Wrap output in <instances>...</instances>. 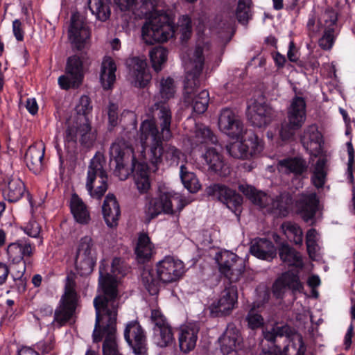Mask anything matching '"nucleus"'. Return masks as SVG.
<instances>
[{"mask_svg":"<svg viewBox=\"0 0 355 355\" xmlns=\"http://www.w3.org/2000/svg\"><path fill=\"white\" fill-rule=\"evenodd\" d=\"M300 141L311 155L317 156L321 153L322 135L316 124H311L304 128L300 135Z\"/></svg>","mask_w":355,"mask_h":355,"instance_id":"obj_24","label":"nucleus"},{"mask_svg":"<svg viewBox=\"0 0 355 355\" xmlns=\"http://www.w3.org/2000/svg\"><path fill=\"white\" fill-rule=\"evenodd\" d=\"M71 211L76 220L81 224H87L90 220L89 213L85 204L74 193L72 195L70 202Z\"/></svg>","mask_w":355,"mask_h":355,"instance_id":"obj_39","label":"nucleus"},{"mask_svg":"<svg viewBox=\"0 0 355 355\" xmlns=\"http://www.w3.org/2000/svg\"><path fill=\"white\" fill-rule=\"evenodd\" d=\"M149 110L154 120L146 119L141 123L139 139L144 152L149 148L148 159L156 166L162 160V141L173 137L172 112L168 102L161 100H156Z\"/></svg>","mask_w":355,"mask_h":355,"instance_id":"obj_2","label":"nucleus"},{"mask_svg":"<svg viewBox=\"0 0 355 355\" xmlns=\"http://www.w3.org/2000/svg\"><path fill=\"white\" fill-rule=\"evenodd\" d=\"M208 196L212 197L226 205L227 207L239 216L241 212L243 197L226 186L220 184H213L206 189Z\"/></svg>","mask_w":355,"mask_h":355,"instance_id":"obj_13","label":"nucleus"},{"mask_svg":"<svg viewBox=\"0 0 355 355\" xmlns=\"http://www.w3.org/2000/svg\"><path fill=\"white\" fill-rule=\"evenodd\" d=\"M199 330L200 327L196 323H190L180 328L178 341L182 352L188 353L195 348Z\"/></svg>","mask_w":355,"mask_h":355,"instance_id":"obj_28","label":"nucleus"},{"mask_svg":"<svg viewBox=\"0 0 355 355\" xmlns=\"http://www.w3.org/2000/svg\"><path fill=\"white\" fill-rule=\"evenodd\" d=\"M141 282L151 295H157L160 289L162 281L157 274L156 268H144L141 274Z\"/></svg>","mask_w":355,"mask_h":355,"instance_id":"obj_37","label":"nucleus"},{"mask_svg":"<svg viewBox=\"0 0 355 355\" xmlns=\"http://www.w3.org/2000/svg\"><path fill=\"white\" fill-rule=\"evenodd\" d=\"M286 289V287L280 277L278 278L272 285V293L277 298H282L285 293Z\"/></svg>","mask_w":355,"mask_h":355,"instance_id":"obj_63","label":"nucleus"},{"mask_svg":"<svg viewBox=\"0 0 355 355\" xmlns=\"http://www.w3.org/2000/svg\"><path fill=\"white\" fill-rule=\"evenodd\" d=\"M79 137L81 145L88 148L93 146L96 139V131L92 130L87 119H85V121L79 125Z\"/></svg>","mask_w":355,"mask_h":355,"instance_id":"obj_48","label":"nucleus"},{"mask_svg":"<svg viewBox=\"0 0 355 355\" xmlns=\"http://www.w3.org/2000/svg\"><path fill=\"white\" fill-rule=\"evenodd\" d=\"M278 164L282 171L288 174L293 173L295 176L301 175L308 168L306 162L301 157L283 159Z\"/></svg>","mask_w":355,"mask_h":355,"instance_id":"obj_38","label":"nucleus"},{"mask_svg":"<svg viewBox=\"0 0 355 355\" xmlns=\"http://www.w3.org/2000/svg\"><path fill=\"white\" fill-rule=\"evenodd\" d=\"M157 274L164 284L178 281L186 270L184 263L171 257H166L156 264Z\"/></svg>","mask_w":355,"mask_h":355,"instance_id":"obj_15","label":"nucleus"},{"mask_svg":"<svg viewBox=\"0 0 355 355\" xmlns=\"http://www.w3.org/2000/svg\"><path fill=\"white\" fill-rule=\"evenodd\" d=\"M293 203L291 195L288 192H284L272 198V202L268 208V212L277 217L286 216L289 212V207Z\"/></svg>","mask_w":355,"mask_h":355,"instance_id":"obj_35","label":"nucleus"},{"mask_svg":"<svg viewBox=\"0 0 355 355\" xmlns=\"http://www.w3.org/2000/svg\"><path fill=\"white\" fill-rule=\"evenodd\" d=\"M218 139L216 136L207 126L200 125L196 126L194 135V143L199 144H215L216 145Z\"/></svg>","mask_w":355,"mask_h":355,"instance_id":"obj_46","label":"nucleus"},{"mask_svg":"<svg viewBox=\"0 0 355 355\" xmlns=\"http://www.w3.org/2000/svg\"><path fill=\"white\" fill-rule=\"evenodd\" d=\"M209 50L208 42H198L189 58L186 67L184 85V103L198 114L204 113L208 107L209 94L203 89L198 93L202 82V70L205 64V52Z\"/></svg>","mask_w":355,"mask_h":355,"instance_id":"obj_3","label":"nucleus"},{"mask_svg":"<svg viewBox=\"0 0 355 355\" xmlns=\"http://www.w3.org/2000/svg\"><path fill=\"white\" fill-rule=\"evenodd\" d=\"M25 185L19 178H12L8 183V187L4 191L5 198L10 202L18 201L24 195Z\"/></svg>","mask_w":355,"mask_h":355,"instance_id":"obj_42","label":"nucleus"},{"mask_svg":"<svg viewBox=\"0 0 355 355\" xmlns=\"http://www.w3.org/2000/svg\"><path fill=\"white\" fill-rule=\"evenodd\" d=\"M236 17L239 22H248L252 19V0H238L236 8Z\"/></svg>","mask_w":355,"mask_h":355,"instance_id":"obj_51","label":"nucleus"},{"mask_svg":"<svg viewBox=\"0 0 355 355\" xmlns=\"http://www.w3.org/2000/svg\"><path fill=\"white\" fill-rule=\"evenodd\" d=\"M107 115L110 125L115 127L118 124L119 120L118 105L110 103L108 106Z\"/></svg>","mask_w":355,"mask_h":355,"instance_id":"obj_61","label":"nucleus"},{"mask_svg":"<svg viewBox=\"0 0 355 355\" xmlns=\"http://www.w3.org/2000/svg\"><path fill=\"white\" fill-rule=\"evenodd\" d=\"M176 24H144L141 36L144 42L153 44L155 42H166L173 37Z\"/></svg>","mask_w":355,"mask_h":355,"instance_id":"obj_17","label":"nucleus"},{"mask_svg":"<svg viewBox=\"0 0 355 355\" xmlns=\"http://www.w3.org/2000/svg\"><path fill=\"white\" fill-rule=\"evenodd\" d=\"M273 114L272 108L263 98L254 100L248 106L247 117L254 127H266L271 123Z\"/></svg>","mask_w":355,"mask_h":355,"instance_id":"obj_18","label":"nucleus"},{"mask_svg":"<svg viewBox=\"0 0 355 355\" xmlns=\"http://www.w3.org/2000/svg\"><path fill=\"white\" fill-rule=\"evenodd\" d=\"M334 28L331 25L325 28L323 36L319 40V46L324 50H329L334 42Z\"/></svg>","mask_w":355,"mask_h":355,"instance_id":"obj_56","label":"nucleus"},{"mask_svg":"<svg viewBox=\"0 0 355 355\" xmlns=\"http://www.w3.org/2000/svg\"><path fill=\"white\" fill-rule=\"evenodd\" d=\"M295 205L302 219L306 223L311 221L313 224L319 205L317 194L315 192H303L299 194Z\"/></svg>","mask_w":355,"mask_h":355,"instance_id":"obj_23","label":"nucleus"},{"mask_svg":"<svg viewBox=\"0 0 355 355\" xmlns=\"http://www.w3.org/2000/svg\"><path fill=\"white\" fill-rule=\"evenodd\" d=\"M180 178L184 187L191 193H196L200 189V184L196 175L189 172L184 165L180 166Z\"/></svg>","mask_w":355,"mask_h":355,"instance_id":"obj_52","label":"nucleus"},{"mask_svg":"<svg viewBox=\"0 0 355 355\" xmlns=\"http://www.w3.org/2000/svg\"><path fill=\"white\" fill-rule=\"evenodd\" d=\"M83 65L80 58L77 55L68 58L66 65V75L59 77L58 83L62 89L78 87L83 79Z\"/></svg>","mask_w":355,"mask_h":355,"instance_id":"obj_16","label":"nucleus"},{"mask_svg":"<svg viewBox=\"0 0 355 355\" xmlns=\"http://www.w3.org/2000/svg\"><path fill=\"white\" fill-rule=\"evenodd\" d=\"M325 167L326 159L319 158L312 171L311 182L318 189L322 188L324 185L327 176Z\"/></svg>","mask_w":355,"mask_h":355,"instance_id":"obj_49","label":"nucleus"},{"mask_svg":"<svg viewBox=\"0 0 355 355\" xmlns=\"http://www.w3.org/2000/svg\"><path fill=\"white\" fill-rule=\"evenodd\" d=\"M150 320L154 324L153 330L163 329L171 326L166 317L159 309H153L151 311Z\"/></svg>","mask_w":355,"mask_h":355,"instance_id":"obj_57","label":"nucleus"},{"mask_svg":"<svg viewBox=\"0 0 355 355\" xmlns=\"http://www.w3.org/2000/svg\"><path fill=\"white\" fill-rule=\"evenodd\" d=\"M122 11L131 10L135 19H145L146 22H173L170 13L159 8L157 0H114Z\"/></svg>","mask_w":355,"mask_h":355,"instance_id":"obj_5","label":"nucleus"},{"mask_svg":"<svg viewBox=\"0 0 355 355\" xmlns=\"http://www.w3.org/2000/svg\"><path fill=\"white\" fill-rule=\"evenodd\" d=\"M281 228L291 241H293L296 245H301L302 243L303 233L297 224L291 221H286L282 224Z\"/></svg>","mask_w":355,"mask_h":355,"instance_id":"obj_50","label":"nucleus"},{"mask_svg":"<svg viewBox=\"0 0 355 355\" xmlns=\"http://www.w3.org/2000/svg\"><path fill=\"white\" fill-rule=\"evenodd\" d=\"M110 0H89V7L97 20L107 21L110 15Z\"/></svg>","mask_w":355,"mask_h":355,"instance_id":"obj_43","label":"nucleus"},{"mask_svg":"<svg viewBox=\"0 0 355 355\" xmlns=\"http://www.w3.org/2000/svg\"><path fill=\"white\" fill-rule=\"evenodd\" d=\"M164 155V157L166 161L168 163L169 165H175L177 166L179 164L180 157L182 155V152L178 149L175 146L166 144L164 147L162 146V159H163V155ZM149 163L151 164L150 168L153 169V172H155L159 164L162 162V160L155 166L148 159V157L146 158Z\"/></svg>","mask_w":355,"mask_h":355,"instance_id":"obj_44","label":"nucleus"},{"mask_svg":"<svg viewBox=\"0 0 355 355\" xmlns=\"http://www.w3.org/2000/svg\"><path fill=\"white\" fill-rule=\"evenodd\" d=\"M306 120V103L305 99L295 95L286 108V116L282 122L279 135L282 141H289L293 138L297 130H300Z\"/></svg>","mask_w":355,"mask_h":355,"instance_id":"obj_6","label":"nucleus"},{"mask_svg":"<svg viewBox=\"0 0 355 355\" xmlns=\"http://www.w3.org/2000/svg\"><path fill=\"white\" fill-rule=\"evenodd\" d=\"M238 189L254 205L265 209L266 211L268 212V208L272 202L271 196L248 184H241Z\"/></svg>","mask_w":355,"mask_h":355,"instance_id":"obj_29","label":"nucleus"},{"mask_svg":"<svg viewBox=\"0 0 355 355\" xmlns=\"http://www.w3.org/2000/svg\"><path fill=\"white\" fill-rule=\"evenodd\" d=\"M168 51L162 46H156L150 51L149 56L152 67L156 72H159L162 69V64L167 60Z\"/></svg>","mask_w":355,"mask_h":355,"instance_id":"obj_54","label":"nucleus"},{"mask_svg":"<svg viewBox=\"0 0 355 355\" xmlns=\"http://www.w3.org/2000/svg\"><path fill=\"white\" fill-rule=\"evenodd\" d=\"M174 340L171 326L153 331V340L159 347H166L172 345Z\"/></svg>","mask_w":355,"mask_h":355,"instance_id":"obj_47","label":"nucleus"},{"mask_svg":"<svg viewBox=\"0 0 355 355\" xmlns=\"http://www.w3.org/2000/svg\"><path fill=\"white\" fill-rule=\"evenodd\" d=\"M288 343L283 348L284 355H304L306 347L303 342L302 336L296 334L290 340Z\"/></svg>","mask_w":355,"mask_h":355,"instance_id":"obj_45","label":"nucleus"},{"mask_svg":"<svg viewBox=\"0 0 355 355\" xmlns=\"http://www.w3.org/2000/svg\"><path fill=\"white\" fill-rule=\"evenodd\" d=\"M78 294L75 290V282L69 277L64 287V293L62 295L59 305L54 312L53 322L62 327L69 322L75 314L78 306Z\"/></svg>","mask_w":355,"mask_h":355,"instance_id":"obj_9","label":"nucleus"},{"mask_svg":"<svg viewBox=\"0 0 355 355\" xmlns=\"http://www.w3.org/2000/svg\"><path fill=\"white\" fill-rule=\"evenodd\" d=\"M135 254L139 263H144L150 259L153 254V244L147 234H142L139 236Z\"/></svg>","mask_w":355,"mask_h":355,"instance_id":"obj_41","label":"nucleus"},{"mask_svg":"<svg viewBox=\"0 0 355 355\" xmlns=\"http://www.w3.org/2000/svg\"><path fill=\"white\" fill-rule=\"evenodd\" d=\"M263 336L266 340L273 343L278 349L275 353L271 352L272 354H280L282 355V348L276 345L277 338L278 337H286V340H290L291 337L296 334L293 328L291 327L286 324L276 323L270 330L264 331Z\"/></svg>","mask_w":355,"mask_h":355,"instance_id":"obj_34","label":"nucleus"},{"mask_svg":"<svg viewBox=\"0 0 355 355\" xmlns=\"http://www.w3.org/2000/svg\"><path fill=\"white\" fill-rule=\"evenodd\" d=\"M247 139H241V141H235L226 146L228 154L236 159H249L259 153L263 146L257 135L250 131Z\"/></svg>","mask_w":355,"mask_h":355,"instance_id":"obj_12","label":"nucleus"},{"mask_svg":"<svg viewBox=\"0 0 355 355\" xmlns=\"http://www.w3.org/2000/svg\"><path fill=\"white\" fill-rule=\"evenodd\" d=\"M125 65L132 85L144 88L148 84L151 76L146 69L147 63L145 59L139 57L129 58L125 61Z\"/></svg>","mask_w":355,"mask_h":355,"instance_id":"obj_19","label":"nucleus"},{"mask_svg":"<svg viewBox=\"0 0 355 355\" xmlns=\"http://www.w3.org/2000/svg\"><path fill=\"white\" fill-rule=\"evenodd\" d=\"M102 211L107 225L110 227H116L121 214L120 207L112 193H108L104 200Z\"/></svg>","mask_w":355,"mask_h":355,"instance_id":"obj_33","label":"nucleus"},{"mask_svg":"<svg viewBox=\"0 0 355 355\" xmlns=\"http://www.w3.org/2000/svg\"><path fill=\"white\" fill-rule=\"evenodd\" d=\"M96 249L93 239L85 236L80 239L77 248L75 266L81 276L90 275L95 266L97 259Z\"/></svg>","mask_w":355,"mask_h":355,"instance_id":"obj_10","label":"nucleus"},{"mask_svg":"<svg viewBox=\"0 0 355 355\" xmlns=\"http://www.w3.org/2000/svg\"><path fill=\"white\" fill-rule=\"evenodd\" d=\"M175 93V86L173 79L168 77L167 78H162L159 85V92L154 97V101L156 100H161L162 101H166L172 98Z\"/></svg>","mask_w":355,"mask_h":355,"instance_id":"obj_53","label":"nucleus"},{"mask_svg":"<svg viewBox=\"0 0 355 355\" xmlns=\"http://www.w3.org/2000/svg\"><path fill=\"white\" fill-rule=\"evenodd\" d=\"M124 338L133 352L144 355L146 352V336L145 331L137 320L129 322L124 329Z\"/></svg>","mask_w":355,"mask_h":355,"instance_id":"obj_20","label":"nucleus"},{"mask_svg":"<svg viewBox=\"0 0 355 355\" xmlns=\"http://www.w3.org/2000/svg\"><path fill=\"white\" fill-rule=\"evenodd\" d=\"M280 259L288 266H299L302 264L300 254L286 242H282L278 245Z\"/></svg>","mask_w":355,"mask_h":355,"instance_id":"obj_40","label":"nucleus"},{"mask_svg":"<svg viewBox=\"0 0 355 355\" xmlns=\"http://www.w3.org/2000/svg\"><path fill=\"white\" fill-rule=\"evenodd\" d=\"M218 127L222 132L233 139L243 138V135L248 133L239 117L228 108L221 111L218 118Z\"/></svg>","mask_w":355,"mask_h":355,"instance_id":"obj_22","label":"nucleus"},{"mask_svg":"<svg viewBox=\"0 0 355 355\" xmlns=\"http://www.w3.org/2000/svg\"><path fill=\"white\" fill-rule=\"evenodd\" d=\"M68 37L73 47L78 51L83 49L90 37V31L86 24H70Z\"/></svg>","mask_w":355,"mask_h":355,"instance_id":"obj_32","label":"nucleus"},{"mask_svg":"<svg viewBox=\"0 0 355 355\" xmlns=\"http://www.w3.org/2000/svg\"><path fill=\"white\" fill-rule=\"evenodd\" d=\"M44 150V144L38 142L31 145L26 153V165L35 174L40 173L43 168Z\"/></svg>","mask_w":355,"mask_h":355,"instance_id":"obj_31","label":"nucleus"},{"mask_svg":"<svg viewBox=\"0 0 355 355\" xmlns=\"http://www.w3.org/2000/svg\"><path fill=\"white\" fill-rule=\"evenodd\" d=\"M246 320L249 328L252 329L260 328L263 325V317L260 314L255 313L253 310L249 311L246 316Z\"/></svg>","mask_w":355,"mask_h":355,"instance_id":"obj_58","label":"nucleus"},{"mask_svg":"<svg viewBox=\"0 0 355 355\" xmlns=\"http://www.w3.org/2000/svg\"><path fill=\"white\" fill-rule=\"evenodd\" d=\"M220 350L224 355L241 348L243 338L234 323H229L223 334L219 338Z\"/></svg>","mask_w":355,"mask_h":355,"instance_id":"obj_25","label":"nucleus"},{"mask_svg":"<svg viewBox=\"0 0 355 355\" xmlns=\"http://www.w3.org/2000/svg\"><path fill=\"white\" fill-rule=\"evenodd\" d=\"M238 300L237 287L230 284L221 291L219 298L209 306L213 317H223L230 315L236 307Z\"/></svg>","mask_w":355,"mask_h":355,"instance_id":"obj_14","label":"nucleus"},{"mask_svg":"<svg viewBox=\"0 0 355 355\" xmlns=\"http://www.w3.org/2000/svg\"><path fill=\"white\" fill-rule=\"evenodd\" d=\"M92 107L90 105V99L87 96L80 97L78 105H76V110L78 115L83 116V119H87L86 115L89 113Z\"/></svg>","mask_w":355,"mask_h":355,"instance_id":"obj_59","label":"nucleus"},{"mask_svg":"<svg viewBox=\"0 0 355 355\" xmlns=\"http://www.w3.org/2000/svg\"><path fill=\"white\" fill-rule=\"evenodd\" d=\"M129 270V268L125 263V261L119 257H115L113 259L111 264V272L109 273L105 268L104 261L101 262L99 267V286L102 289V293L98 295L97 297H100L104 295V288L103 284L104 282H108L109 280L112 282V286H114V288L116 291V298L119 303V297L118 296L117 290V280L116 277L118 275L124 276Z\"/></svg>","mask_w":355,"mask_h":355,"instance_id":"obj_21","label":"nucleus"},{"mask_svg":"<svg viewBox=\"0 0 355 355\" xmlns=\"http://www.w3.org/2000/svg\"><path fill=\"white\" fill-rule=\"evenodd\" d=\"M41 227L35 220L30 221L25 227V232L31 237L36 238L39 236Z\"/></svg>","mask_w":355,"mask_h":355,"instance_id":"obj_62","label":"nucleus"},{"mask_svg":"<svg viewBox=\"0 0 355 355\" xmlns=\"http://www.w3.org/2000/svg\"><path fill=\"white\" fill-rule=\"evenodd\" d=\"M34 246L28 240L19 239L7 246L8 259L12 263H21L24 257L33 255Z\"/></svg>","mask_w":355,"mask_h":355,"instance_id":"obj_27","label":"nucleus"},{"mask_svg":"<svg viewBox=\"0 0 355 355\" xmlns=\"http://www.w3.org/2000/svg\"><path fill=\"white\" fill-rule=\"evenodd\" d=\"M219 271L230 283L238 282L244 270V260L236 254L225 250L217 253L215 257Z\"/></svg>","mask_w":355,"mask_h":355,"instance_id":"obj_11","label":"nucleus"},{"mask_svg":"<svg viewBox=\"0 0 355 355\" xmlns=\"http://www.w3.org/2000/svg\"><path fill=\"white\" fill-rule=\"evenodd\" d=\"M110 165L114 166V174L121 180L128 178L135 173V181L138 191L144 193L150 189L148 170L153 171L149 165L138 163L134 156L132 148L123 139H117L110 148Z\"/></svg>","mask_w":355,"mask_h":355,"instance_id":"obj_4","label":"nucleus"},{"mask_svg":"<svg viewBox=\"0 0 355 355\" xmlns=\"http://www.w3.org/2000/svg\"><path fill=\"white\" fill-rule=\"evenodd\" d=\"M104 295L96 297L94 306L96 310V322L92 337L95 343H103V355H122L118 348L116 339V321L119 302L114 286L110 280L103 284Z\"/></svg>","mask_w":355,"mask_h":355,"instance_id":"obj_1","label":"nucleus"},{"mask_svg":"<svg viewBox=\"0 0 355 355\" xmlns=\"http://www.w3.org/2000/svg\"><path fill=\"white\" fill-rule=\"evenodd\" d=\"M146 200L144 212L148 223L162 212L172 214L176 211H180L184 206L180 197L176 193H163L159 198H146Z\"/></svg>","mask_w":355,"mask_h":355,"instance_id":"obj_8","label":"nucleus"},{"mask_svg":"<svg viewBox=\"0 0 355 355\" xmlns=\"http://www.w3.org/2000/svg\"><path fill=\"white\" fill-rule=\"evenodd\" d=\"M78 135H79V125L68 126L65 131V141L68 144L72 143L75 144L77 141Z\"/></svg>","mask_w":355,"mask_h":355,"instance_id":"obj_60","label":"nucleus"},{"mask_svg":"<svg viewBox=\"0 0 355 355\" xmlns=\"http://www.w3.org/2000/svg\"><path fill=\"white\" fill-rule=\"evenodd\" d=\"M116 66L111 57L105 56L101 63L100 81L104 89L112 87L116 80Z\"/></svg>","mask_w":355,"mask_h":355,"instance_id":"obj_36","label":"nucleus"},{"mask_svg":"<svg viewBox=\"0 0 355 355\" xmlns=\"http://www.w3.org/2000/svg\"><path fill=\"white\" fill-rule=\"evenodd\" d=\"M317 232L315 229H311L309 230L306 233V243L307 246V250L309 252H311V249L314 248L315 245V236H316Z\"/></svg>","mask_w":355,"mask_h":355,"instance_id":"obj_64","label":"nucleus"},{"mask_svg":"<svg viewBox=\"0 0 355 355\" xmlns=\"http://www.w3.org/2000/svg\"><path fill=\"white\" fill-rule=\"evenodd\" d=\"M250 252L254 257L271 261L277 255V249L272 242L265 238H256L251 242Z\"/></svg>","mask_w":355,"mask_h":355,"instance_id":"obj_30","label":"nucleus"},{"mask_svg":"<svg viewBox=\"0 0 355 355\" xmlns=\"http://www.w3.org/2000/svg\"><path fill=\"white\" fill-rule=\"evenodd\" d=\"M106 164L103 154L98 152L88 166L85 187L91 198L101 200L108 189Z\"/></svg>","mask_w":355,"mask_h":355,"instance_id":"obj_7","label":"nucleus"},{"mask_svg":"<svg viewBox=\"0 0 355 355\" xmlns=\"http://www.w3.org/2000/svg\"><path fill=\"white\" fill-rule=\"evenodd\" d=\"M280 279L284 282L286 288L291 290L293 293H302L303 291L304 286L297 274L286 272L282 274Z\"/></svg>","mask_w":355,"mask_h":355,"instance_id":"obj_55","label":"nucleus"},{"mask_svg":"<svg viewBox=\"0 0 355 355\" xmlns=\"http://www.w3.org/2000/svg\"><path fill=\"white\" fill-rule=\"evenodd\" d=\"M202 157L210 172L223 177L230 173V168L225 164L223 155L216 148H207Z\"/></svg>","mask_w":355,"mask_h":355,"instance_id":"obj_26","label":"nucleus"}]
</instances>
